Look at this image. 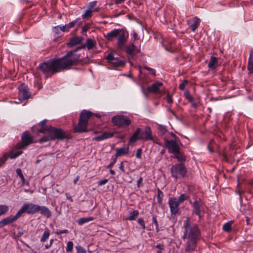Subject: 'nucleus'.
Returning a JSON list of instances; mask_svg holds the SVG:
<instances>
[{"instance_id":"nucleus-45","label":"nucleus","mask_w":253,"mask_h":253,"mask_svg":"<svg viewBox=\"0 0 253 253\" xmlns=\"http://www.w3.org/2000/svg\"><path fill=\"white\" fill-rule=\"evenodd\" d=\"M51 140H52L51 139V138L50 137V135L48 134L47 136H44L42 137L41 138H40L39 140V142L40 143H43V142H45L51 141Z\"/></svg>"},{"instance_id":"nucleus-42","label":"nucleus","mask_w":253,"mask_h":253,"mask_svg":"<svg viewBox=\"0 0 253 253\" xmlns=\"http://www.w3.org/2000/svg\"><path fill=\"white\" fill-rule=\"evenodd\" d=\"M51 126H47L46 127H41V129L39 130V132L42 133H47V134H49V127H50Z\"/></svg>"},{"instance_id":"nucleus-17","label":"nucleus","mask_w":253,"mask_h":253,"mask_svg":"<svg viewBox=\"0 0 253 253\" xmlns=\"http://www.w3.org/2000/svg\"><path fill=\"white\" fill-rule=\"evenodd\" d=\"M26 212L29 214H33L38 212L39 206L33 203H26L24 204Z\"/></svg>"},{"instance_id":"nucleus-33","label":"nucleus","mask_w":253,"mask_h":253,"mask_svg":"<svg viewBox=\"0 0 253 253\" xmlns=\"http://www.w3.org/2000/svg\"><path fill=\"white\" fill-rule=\"evenodd\" d=\"M93 220L94 218L93 217H83L78 219L77 220V222L79 225H82L85 223L92 221Z\"/></svg>"},{"instance_id":"nucleus-23","label":"nucleus","mask_w":253,"mask_h":253,"mask_svg":"<svg viewBox=\"0 0 253 253\" xmlns=\"http://www.w3.org/2000/svg\"><path fill=\"white\" fill-rule=\"evenodd\" d=\"M16 220L13 217V215H11L9 216H7L3 218V219L0 221V227H3L7 224L14 222Z\"/></svg>"},{"instance_id":"nucleus-32","label":"nucleus","mask_w":253,"mask_h":253,"mask_svg":"<svg viewBox=\"0 0 253 253\" xmlns=\"http://www.w3.org/2000/svg\"><path fill=\"white\" fill-rule=\"evenodd\" d=\"M139 215V211L137 210H134L132 212H130L128 216L126 219L132 221L136 219Z\"/></svg>"},{"instance_id":"nucleus-15","label":"nucleus","mask_w":253,"mask_h":253,"mask_svg":"<svg viewBox=\"0 0 253 253\" xmlns=\"http://www.w3.org/2000/svg\"><path fill=\"white\" fill-rule=\"evenodd\" d=\"M87 124L88 123H86L85 121H83L79 119L78 124L74 127V132H84L88 131L89 130L87 129Z\"/></svg>"},{"instance_id":"nucleus-21","label":"nucleus","mask_w":253,"mask_h":253,"mask_svg":"<svg viewBox=\"0 0 253 253\" xmlns=\"http://www.w3.org/2000/svg\"><path fill=\"white\" fill-rule=\"evenodd\" d=\"M114 132H104L101 135L97 136L92 138V140L101 141L104 139L111 138L113 136Z\"/></svg>"},{"instance_id":"nucleus-22","label":"nucleus","mask_w":253,"mask_h":253,"mask_svg":"<svg viewBox=\"0 0 253 253\" xmlns=\"http://www.w3.org/2000/svg\"><path fill=\"white\" fill-rule=\"evenodd\" d=\"M82 24V22L80 18H77L74 20L65 24L67 32H68L71 28L75 26L79 27Z\"/></svg>"},{"instance_id":"nucleus-7","label":"nucleus","mask_w":253,"mask_h":253,"mask_svg":"<svg viewBox=\"0 0 253 253\" xmlns=\"http://www.w3.org/2000/svg\"><path fill=\"white\" fill-rule=\"evenodd\" d=\"M118 42L117 45L120 48H123L125 47V44L126 42L128 33L126 31L124 30L123 29H121L119 32V34L118 35Z\"/></svg>"},{"instance_id":"nucleus-54","label":"nucleus","mask_w":253,"mask_h":253,"mask_svg":"<svg viewBox=\"0 0 253 253\" xmlns=\"http://www.w3.org/2000/svg\"><path fill=\"white\" fill-rule=\"evenodd\" d=\"M144 68H145V69L147 70L148 71H149V73L150 74L153 75V76H155L156 75V71L154 69L150 68V67H149L148 66H145L144 67Z\"/></svg>"},{"instance_id":"nucleus-47","label":"nucleus","mask_w":253,"mask_h":253,"mask_svg":"<svg viewBox=\"0 0 253 253\" xmlns=\"http://www.w3.org/2000/svg\"><path fill=\"white\" fill-rule=\"evenodd\" d=\"M184 95L185 98L188 100L189 102H192L194 100L193 97L191 95L189 92L187 90L185 91Z\"/></svg>"},{"instance_id":"nucleus-48","label":"nucleus","mask_w":253,"mask_h":253,"mask_svg":"<svg viewBox=\"0 0 253 253\" xmlns=\"http://www.w3.org/2000/svg\"><path fill=\"white\" fill-rule=\"evenodd\" d=\"M16 172L17 174V175L19 176V177L21 178L22 181L23 182H24L25 178H24V176L22 172L21 169H16Z\"/></svg>"},{"instance_id":"nucleus-41","label":"nucleus","mask_w":253,"mask_h":253,"mask_svg":"<svg viewBox=\"0 0 253 253\" xmlns=\"http://www.w3.org/2000/svg\"><path fill=\"white\" fill-rule=\"evenodd\" d=\"M232 222H227L225 223L222 227L223 230L226 232H229L231 230V226Z\"/></svg>"},{"instance_id":"nucleus-34","label":"nucleus","mask_w":253,"mask_h":253,"mask_svg":"<svg viewBox=\"0 0 253 253\" xmlns=\"http://www.w3.org/2000/svg\"><path fill=\"white\" fill-rule=\"evenodd\" d=\"M23 152L19 151L16 153H13L12 151H10L5 154H7V158L9 157L10 159H14L22 154Z\"/></svg>"},{"instance_id":"nucleus-56","label":"nucleus","mask_w":253,"mask_h":253,"mask_svg":"<svg viewBox=\"0 0 253 253\" xmlns=\"http://www.w3.org/2000/svg\"><path fill=\"white\" fill-rule=\"evenodd\" d=\"M117 158L115 157L112 161L106 167L107 169L111 168L116 163Z\"/></svg>"},{"instance_id":"nucleus-38","label":"nucleus","mask_w":253,"mask_h":253,"mask_svg":"<svg viewBox=\"0 0 253 253\" xmlns=\"http://www.w3.org/2000/svg\"><path fill=\"white\" fill-rule=\"evenodd\" d=\"M164 196L163 192L160 189H158L157 202L159 204L163 203V197Z\"/></svg>"},{"instance_id":"nucleus-50","label":"nucleus","mask_w":253,"mask_h":253,"mask_svg":"<svg viewBox=\"0 0 253 253\" xmlns=\"http://www.w3.org/2000/svg\"><path fill=\"white\" fill-rule=\"evenodd\" d=\"M137 223L141 226L142 229H145V225L144 220L142 218H139L137 220Z\"/></svg>"},{"instance_id":"nucleus-40","label":"nucleus","mask_w":253,"mask_h":253,"mask_svg":"<svg viewBox=\"0 0 253 253\" xmlns=\"http://www.w3.org/2000/svg\"><path fill=\"white\" fill-rule=\"evenodd\" d=\"M93 12V11L88 9L83 14H82V17L83 19L90 18L92 16V13Z\"/></svg>"},{"instance_id":"nucleus-1","label":"nucleus","mask_w":253,"mask_h":253,"mask_svg":"<svg viewBox=\"0 0 253 253\" xmlns=\"http://www.w3.org/2000/svg\"><path fill=\"white\" fill-rule=\"evenodd\" d=\"M81 62L80 55L75 51H68L62 57L55 59H50L40 64L38 67L46 78L64 70L69 69L72 66Z\"/></svg>"},{"instance_id":"nucleus-51","label":"nucleus","mask_w":253,"mask_h":253,"mask_svg":"<svg viewBox=\"0 0 253 253\" xmlns=\"http://www.w3.org/2000/svg\"><path fill=\"white\" fill-rule=\"evenodd\" d=\"M188 83V82L187 80H183V82L179 85V89L182 90H184Z\"/></svg>"},{"instance_id":"nucleus-61","label":"nucleus","mask_w":253,"mask_h":253,"mask_svg":"<svg viewBox=\"0 0 253 253\" xmlns=\"http://www.w3.org/2000/svg\"><path fill=\"white\" fill-rule=\"evenodd\" d=\"M69 232L68 230L67 229H64L62 230H59L58 231L56 232V234L57 235L62 234H66Z\"/></svg>"},{"instance_id":"nucleus-55","label":"nucleus","mask_w":253,"mask_h":253,"mask_svg":"<svg viewBox=\"0 0 253 253\" xmlns=\"http://www.w3.org/2000/svg\"><path fill=\"white\" fill-rule=\"evenodd\" d=\"M52 30V32L56 35H59L60 33V31H59V29L57 26L53 27Z\"/></svg>"},{"instance_id":"nucleus-11","label":"nucleus","mask_w":253,"mask_h":253,"mask_svg":"<svg viewBox=\"0 0 253 253\" xmlns=\"http://www.w3.org/2000/svg\"><path fill=\"white\" fill-rule=\"evenodd\" d=\"M138 139L142 140H153V137L152 134V131L149 126H146L143 131H140Z\"/></svg>"},{"instance_id":"nucleus-39","label":"nucleus","mask_w":253,"mask_h":253,"mask_svg":"<svg viewBox=\"0 0 253 253\" xmlns=\"http://www.w3.org/2000/svg\"><path fill=\"white\" fill-rule=\"evenodd\" d=\"M26 212V210L24 208V206L19 210V211L17 212V213L15 215L13 216L15 219L16 220H17L21 215L22 214Z\"/></svg>"},{"instance_id":"nucleus-36","label":"nucleus","mask_w":253,"mask_h":253,"mask_svg":"<svg viewBox=\"0 0 253 253\" xmlns=\"http://www.w3.org/2000/svg\"><path fill=\"white\" fill-rule=\"evenodd\" d=\"M248 70L249 73L253 74V58H252L251 55H250L249 58Z\"/></svg>"},{"instance_id":"nucleus-26","label":"nucleus","mask_w":253,"mask_h":253,"mask_svg":"<svg viewBox=\"0 0 253 253\" xmlns=\"http://www.w3.org/2000/svg\"><path fill=\"white\" fill-rule=\"evenodd\" d=\"M120 29H114L110 31L105 36V38L108 41H112L114 38H116L118 34H119Z\"/></svg>"},{"instance_id":"nucleus-24","label":"nucleus","mask_w":253,"mask_h":253,"mask_svg":"<svg viewBox=\"0 0 253 253\" xmlns=\"http://www.w3.org/2000/svg\"><path fill=\"white\" fill-rule=\"evenodd\" d=\"M83 40L82 37H76L70 40L68 42L67 45L70 47H72L80 43Z\"/></svg>"},{"instance_id":"nucleus-58","label":"nucleus","mask_w":253,"mask_h":253,"mask_svg":"<svg viewBox=\"0 0 253 253\" xmlns=\"http://www.w3.org/2000/svg\"><path fill=\"white\" fill-rule=\"evenodd\" d=\"M57 26H58V28L59 29V31L61 32H67V29H66V25H63V26H61V25H58Z\"/></svg>"},{"instance_id":"nucleus-31","label":"nucleus","mask_w":253,"mask_h":253,"mask_svg":"<svg viewBox=\"0 0 253 253\" xmlns=\"http://www.w3.org/2000/svg\"><path fill=\"white\" fill-rule=\"evenodd\" d=\"M97 4V1H92L88 3L87 8L88 9L93 11L98 12L99 10V7H95Z\"/></svg>"},{"instance_id":"nucleus-14","label":"nucleus","mask_w":253,"mask_h":253,"mask_svg":"<svg viewBox=\"0 0 253 253\" xmlns=\"http://www.w3.org/2000/svg\"><path fill=\"white\" fill-rule=\"evenodd\" d=\"M125 52L129 56L133 57L140 52V49L133 43L129 45L125 46Z\"/></svg>"},{"instance_id":"nucleus-8","label":"nucleus","mask_w":253,"mask_h":253,"mask_svg":"<svg viewBox=\"0 0 253 253\" xmlns=\"http://www.w3.org/2000/svg\"><path fill=\"white\" fill-rule=\"evenodd\" d=\"M165 145L170 153L174 154L180 150V147L176 142V139L166 140Z\"/></svg>"},{"instance_id":"nucleus-2","label":"nucleus","mask_w":253,"mask_h":253,"mask_svg":"<svg viewBox=\"0 0 253 253\" xmlns=\"http://www.w3.org/2000/svg\"><path fill=\"white\" fill-rule=\"evenodd\" d=\"M183 228L182 239L186 240L185 251L191 253L196 250L197 243L201 239L200 230L197 224L191 223L189 217L184 221Z\"/></svg>"},{"instance_id":"nucleus-46","label":"nucleus","mask_w":253,"mask_h":253,"mask_svg":"<svg viewBox=\"0 0 253 253\" xmlns=\"http://www.w3.org/2000/svg\"><path fill=\"white\" fill-rule=\"evenodd\" d=\"M73 243L72 241H69L67 243L66 247V252L68 253L72 252L73 249Z\"/></svg>"},{"instance_id":"nucleus-29","label":"nucleus","mask_w":253,"mask_h":253,"mask_svg":"<svg viewBox=\"0 0 253 253\" xmlns=\"http://www.w3.org/2000/svg\"><path fill=\"white\" fill-rule=\"evenodd\" d=\"M141 130V128L139 127L137 128L136 131L133 133L132 135L130 137L129 140V143H134L135 142L137 139H138L139 137V134L140 133V131Z\"/></svg>"},{"instance_id":"nucleus-57","label":"nucleus","mask_w":253,"mask_h":253,"mask_svg":"<svg viewBox=\"0 0 253 253\" xmlns=\"http://www.w3.org/2000/svg\"><path fill=\"white\" fill-rule=\"evenodd\" d=\"M142 149L139 148L137 150L136 157L137 158L140 159L141 158Z\"/></svg>"},{"instance_id":"nucleus-5","label":"nucleus","mask_w":253,"mask_h":253,"mask_svg":"<svg viewBox=\"0 0 253 253\" xmlns=\"http://www.w3.org/2000/svg\"><path fill=\"white\" fill-rule=\"evenodd\" d=\"M49 129V135H50L52 140L55 139L63 140L70 138L69 134L60 128L54 127L51 126Z\"/></svg>"},{"instance_id":"nucleus-63","label":"nucleus","mask_w":253,"mask_h":253,"mask_svg":"<svg viewBox=\"0 0 253 253\" xmlns=\"http://www.w3.org/2000/svg\"><path fill=\"white\" fill-rule=\"evenodd\" d=\"M46 120H44L42 121H41L40 123H39V125L41 126V127H46Z\"/></svg>"},{"instance_id":"nucleus-9","label":"nucleus","mask_w":253,"mask_h":253,"mask_svg":"<svg viewBox=\"0 0 253 253\" xmlns=\"http://www.w3.org/2000/svg\"><path fill=\"white\" fill-rule=\"evenodd\" d=\"M31 96V93L29 91L28 87L24 84H22L19 87L18 97L20 100H26Z\"/></svg>"},{"instance_id":"nucleus-59","label":"nucleus","mask_w":253,"mask_h":253,"mask_svg":"<svg viewBox=\"0 0 253 253\" xmlns=\"http://www.w3.org/2000/svg\"><path fill=\"white\" fill-rule=\"evenodd\" d=\"M167 101L169 104H172L173 103L172 98L169 93L167 96Z\"/></svg>"},{"instance_id":"nucleus-30","label":"nucleus","mask_w":253,"mask_h":253,"mask_svg":"<svg viewBox=\"0 0 253 253\" xmlns=\"http://www.w3.org/2000/svg\"><path fill=\"white\" fill-rule=\"evenodd\" d=\"M174 158L176 159L178 162L182 163L186 161V158L183 154L179 150L177 152L174 153Z\"/></svg>"},{"instance_id":"nucleus-62","label":"nucleus","mask_w":253,"mask_h":253,"mask_svg":"<svg viewBox=\"0 0 253 253\" xmlns=\"http://www.w3.org/2000/svg\"><path fill=\"white\" fill-rule=\"evenodd\" d=\"M120 169L121 170L122 172H125V167L124 165V162H122L120 164V166L119 167Z\"/></svg>"},{"instance_id":"nucleus-3","label":"nucleus","mask_w":253,"mask_h":253,"mask_svg":"<svg viewBox=\"0 0 253 253\" xmlns=\"http://www.w3.org/2000/svg\"><path fill=\"white\" fill-rule=\"evenodd\" d=\"M171 176L175 179L184 177L187 172V168L183 163L176 164L170 168Z\"/></svg>"},{"instance_id":"nucleus-52","label":"nucleus","mask_w":253,"mask_h":253,"mask_svg":"<svg viewBox=\"0 0 253 253\" xmlns=\"http://www.w3.org/2000/svg\"><path fill=\"white\" fill-rule=\"evenodd\" d=\"M76 249L77 253H86L85 249L80 246H76Z\"/></svg>"},{"instance_id":"nucleus-13","label":"nucleus","mask_w":253,"mask_h":253,"mask_svg":"<svg viewBox=\"0 0 253 253\" xmlns=\"http://www.w3.org/2000/svg\"><path fill=\"white\" fill-rule=\"evenodd\" d=\"M193 212L201 219L202 217V212L204 211L203 203L201 201H195L193 203Z\"/></svg>"},{"instance_id":"nucleus-44","label":"nucleus","mask_w":253,"mask_h":253,"mask_svg":"<svg viewBox=\"0 0 253 253\" xmlns=\"http://www.w3.org/2000/svg\"><path fill=\"white\" fill-rule=\"evenodd\" d=\"M189 196L186 194H182L180 195V196L179 197L178 199L177 200V201L180 203H182L184 201L188 199Z\"/></svg>"},{"instance_id":"nucleus-12","label":"nucleus","mask_w":253,"mask_h":253,"mask_svg":"<svg viewBox=\"0 0 253 253\" xmlns=\"http://www.w3.org/2000/svg\"><path fill=\"white\" fill-rule=\"evenodd\" d=\"M33 137L31 135L29 131H25L22 135V144L19 147L23 148L33 143Z\"/></svg>"},{"instance_id":"nucleus-35","label":"nucleus","mask_w":253,"mask_h":253,"mask_svg":"<svg viewBox=\"0 0 253 253\" xmlns=\"http://www.w3.org/2000/svg\"><path fill=\"white\" fill-rule=\"evenodd\" d=\"M50 235V231L48 228H45L43 235L41 239V242H44L49 238Z\"/></svg>"},{"instance_id":"nucleus-16","label":"nucleus","mask_w":253,"mask_h":253,"mask_svg":"<svg viewBox=\"0 0 253 253\" xmlns=\"http://www.w3.org/2000/svg\"><path fill=\"white\" fill-rule=\"evenodd\" d=\"M163 84L160 82H156L147 88V90L149 92L154 94L161 93V88L162 87Z\"/></svg>"},{"instance_id":"nucleus-27","label":"nucleus","mask_w":253,"mask_h":253,"mask_svg":"<svg viewBox=\"0 0 253 253\" xmlns=\"http://www.w3.org/2000/svg\"><path fill=\"white\" fill-rule=\"evenodd\" d=\"M40 211V213L47 218H49L51 215V212L48 208L44 206H39L38 212Z\"/></svg>"},{"instance_id":"nucleus-10","label":"nucleus","mask_w":253,"mask_h":253,"mask_svg":"<svg viewBox=\"0 0 253 253\" xmlns=\"http://www.w3.org/2000/svg\"><path fill=\"white\" fill-rule=\"evenodd\" d=\"M179 204L180 203L176 198L170 197L169 198V205L172 214H176L178 213Z\"/></svg>"},{"instance_id":"nucleus-60","label":"nucleus","mask_w":253,"mask_h":253,"mask_svg":"<svg viewBox=\"0 0 253 253\" xmlns=\"http://www.w3.org/2000/svg\"><path fill=\"white\" fill-rule=\"evenodd\" d=\"M108 180L107 179H104L103 180H100L98 182V185L101 186L104 185L108 182Z\"/></svg>"},{"instance_id":"nucleus-53","label":"nucleus","mask_w":253,"mask_h":253,"mask_svg":"<svg viewBox=\"0 0 253 253\" xmlns=\"http://www.w3.org/2000/svg\"><path fill=\"white\" fill-rule=\"evenodd\" d=\"M82 32L85 33L90 28V24L86 23L82 27Z\"/></svg>"},{"instance_id":"nucleus-25","label":"nucleus","mask_w":253,"mask_h":253,"mask_svg":"<svg viewBox=\"0 0 253 253\" xmlns=\"http://www.w3.org/2000/svg\"><path fill=\"white\" fill-rule=\"evenodd\" d=\"M218 65V58L213 56H211L208 64V68L211 70H214L217 68Z\"/></svg>"},{"instance_id":"nucleus-6","label":"nucleus","mask_w":253,"mask_h":253,"mask_svg":"<svg viewBox=\"0 0 253 253\" xmlns=\"http://www.w3.org/2000/svg\"><path fill=\"white\" fill-rule=\"evenodd\" d=\"M112 123L115 126L126 128L131 124V121L126 116L118 115L112 118Z\"/></svg>"},{"instance_id":"nucleus-28","label":"nucleus","mask_w":253,"mask_h":253,"mask_svg":"<svg viewBox=\"0 0 253 253\" xmlns=\"http://www.w3.org/2000/svg\"><path fill=\"white\" fill-rule=\"evenodd\" d=\"M116 153L115 154V157L117 158L119 157L127 154L129 152V148L128 147H126L116 148Z\"/></svg>"},{"instance_id":"nucleus-19","label":"nucleus","mask_w":253,"mask_h":253,"mask_svg":"<svg viewBox=\"0 0 253 253\" xmlns=\"http://www.w3.org/2000/svg\"><path fill=\"white\" fill-rule=\"evenodd\" d=\"M95 44V42L93 41V40L88 39L86 40L85 45H83L80 46H79L76 49H75L74 50H71L70 51H76V53L78 54L77 53V51L79 50L84 48L86 46L87 47L88 49H91L93 48V47H94Z\"/></svg>"},{"instance_id":"nucleus-18","label":"nucleus","mask_w":253,"mask_h":253,"mask_svg":"<svg viewBox=\"0 0 253 253\" xmlns=\"http://www.w3.org/2000/svg\"><path fill=\"white\" fill-rule=\"evenodd\" d=\"M200 23V20L197 17L192 18L187 20V24L193 32H195Z\"/></svg>"},{"instance_id":"nucleus-20","label":"nucleus","mask_w":253,"mask_h":253,"mask_svg":"<svg viewBox=\"0 0 253 253\" xmlns=\"http://www.w3.org/2000/svg\"><path fill=\"white\" fill-rule=\"evenodd\" d=\"M93 115L91 112L84 110L80 114V119L88 123V119L90 118Z\"/></svg>"},{"instance_id":"nucleus-4","label":"nucleus","mask_w":253,"mask_h":253,"mask_svg":"<svg viewBox=\"0 0 253 253\" xmlns=\"http://www.w3.org/2000/svg\"><path fill=\"white\" fill-rule=\"evenodd\" d=\"M105 59L108 62L116 67H123L126 64L123 58L115 52H110L107 54Z\"/></svg>"},{"instance_id":"nucleus-49","label":"nucleus","mask_w":253,"mask_h":253,"mask_svg":"<svg viewBox=\"0 0 253 253\" xmlns=\"http://www.w3.org/2000/svg\"><path fill=\"white\" fill-rule=\"evenodd\" d=\"M7 160V154H4L0 158V167Z\"/></svg>"},{"instance_id":"nucleus-64","label":"nucleus","mask_w":253,"mask_h":253,"mask_svg":"<svg viewBox=\"0 0 253 253\" xmlns=\"http://www.w3.org/2000/svg\"><path fill=\"white\" fill-rule=\"evenodd\" d=\"M152 221L155 225L156 227H157V226H159L157 220V218L156 216H153L152 217Z\"/></svg>"},{"instance_id":"nucleus-37","label":"nucleus","mask_w":253,"mask_h":253,"mask_svg":"<svg viewBox=\"0 0 253 253\" xmlns=\"http://www.w3.org/2000/svg\"><path fill=\"white\" fill-rule=\"evenodd\" d=\"M9 208L5 205H0V216L4 215L8 211Z\"/></svg>"},{"instance_id":"nucleus-43","label":"nucleus","mask_w":253,"mask_h":253,"mask_svg":"<svg viewBox=\"0 0 253 253\" xmlns=\"http://www.w3.org/2000/svg\"><path fill=\"white\" fill-rule=\"evenodd\" d=\"M158 132L160 135H163L167 131L166 127L163 125H159L158 127Z\"/></svg>"}]
</instances>
